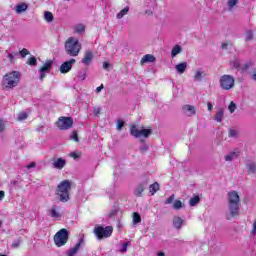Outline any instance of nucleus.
<instances>
[{
    "label": "nucleus",
    "mask_w": 256,
    "mask_h": 256,
    "mask_svg": "<svg viewBox=\"0 0 256 256\" xmlns=\"http://www.w3.org/2000/svg\"><path fill=\"white\" fill-rule=\"evenodd\" d=\"M239 193L237 191H231L228 193V212L226 213V219L231 221L234 217H239Z\"/></svg>",
    "instance_id": "f257e3e1"
},
{
    "label": "nucleus",
    "mask_w": 256,
    "mask_h": 256,
    "mask_svg": "<svg viewBox=\"0 0 256 256\" xmlns=\"http://www.w3.org/2000/svg\"><path fill=\"white\" fill-rule=\"evenodd\" d=\"M81 43L78 38L69 37L65 42V51L71 57H77L81 51Z\"/></svg>",
    "instance_id": "f03ea898"
},
{
    "label": "nucleus",
    "mask_w": 256,
    "mask_h": 256,
    "mask_svg": "<svg viewBox=\"0 0 256 256\" xmlns=\"http://www.w3.org/2000/svg\"><path fill=\"white\" fill-rule=\"evenodd\" d=\"M20 79L21 73H19L18 71H13L4 76L2 85L6 89H15V87L19 85Z\"/></svg>",
    "instance_id": "7ed1b4c3"
},
{
    "label": "nucleus",
    "mask_w": 256,
    "mask_h": 256,
    "mask_svg": "<svg viewBox=\"0 0 256 256\" xmlns=\"http://www.w3.org/2000/svg\"><path fill=\"white\" fill-rule=\"evenodd\" d=\"M57 195H59V200L62 201V203H67L69 201V191H71V181L64 180L60 182V184L57 187Z\"/></svg>",
    "instance_id": "20e7f679"
},
{
    "label": "nucleus",
    "mask_w": 256,
    "mask_h": 256,
    "mask_svg": "<svg viewBox=\"0 0 256 256\" xmlns=\"http://www.w3.org/2000/svg\"><path fill=\"white\" fill-rule=\"evenodd\" d=\"M93 233L95 237L98 239V241H101L102 239H108V237H111L113 235V226H95Z\"/></svg>",
    "instance_id": "39448f33"
},
{
    "label": "nucleus",
    "mask_w": 256,
    "mask_h": 256,
    "mask_svg": "<svg viewBox=\"0 0 256 256\" xmlns=\"http://www.w3.org/2000/svg\"><path fill=\"white\" fill-rule=\"evenodd\" d=\"M69 241V232L67 229H61L54 236V243L57 247H63Z\"/></svg>",
    "instance_id": "423d86ee"
},
{
    "label": "nucleus",
    "mask_w": 256,
    "mask_h": 256,
    "mask_svg": "<svg viewBox=\"0 0 256 256\" xmlns=\"http://www.w3.org/2000/svg\"><path fill=\"white\" fill-rule=\"evenodd\" d=\"M130 133L133 137L139 139V137H148L151 134V129H145L142 126L133 124L130 127Z\"/></svg>",
    "instance_id": "0eeeda50"
},
{
    "label": "nucleus",
    "mask_w": 256,
    "mask_h": 256,
    "mask_svg": "<svg viewBox=\"0 0 256 256\" xmlns=\"http://www.w3.org/2000/svg\"><path fill=\"white\" fill-rule=\"evenodd\" d=\"M220 87L224 91H229L235 87V78L231 75H223L220 77Z\"/></svg>",
    "instance_id": "6e6552de"
},
{
    "label": "nucleus",
    "mask_w": 256,
    "mask_h": 256,
    "mask_svg": "<svg viewBox=\"0 0 256 256\" xmlns=\"http://www.w3.org/2000/svg\"><path fill=\"white\" fill-rule=\"evenodd\" d=\"M56 125L60 131H67L73 127V118L71 117H60L56 122Z\"/></svg>",
    "instance_id": "1a4fd4ad"
},
{
    "label": "nucleus",
    "mask_w": 256,
    "mask_h": 256,
    "mask_svg": "<svg viewBox=\"0 0 256 256\" xmlns=\"http://www.w3.org/2000/svg\"><path fill=\"white\" fill-rule=\"evenodd\" d=\"M49 215L52 219L56 221H61V217H63V210H61V206L54 205L49 210Z\"/></svg>",
    "instance_id": "9d476101"
},
{
    "label": "nucleus",
    "mask_w": 256,
    "mask_h": 256,
    "mask_svg": "<svg viewBox=\"0 0 256 256\" xmlns=\"http://www.w3.org/2000/svg\"><path fill=\"white\" fill-rule=\"evenodd\" d=\"M51 67H53V60H47L39 70L40 81H43V79H45V75H47V73L51 71Z\"/></svg>",
    "instance_id": "9b49d317"
},
{
    "label": "nucleus",
    "mask_w": 256,
    "mask_h": 256,
    "mask_svg": "<svg viewBox=\"0 0 256 256\" xmlns=\"http://www.w3.org/2000/svg\"><path fill=\"white\" fill-rule=\"evenodd\" d=\"M182 113L183 115H186V117H193L196 115L197 110L195 109V106L186 104L182 106Z\"/></svg>",
    "instance_id": "f8f14e48"
},
{
    "label": "nucleus",
    "mask_w": 256,
    "mask_h": 256,
    "mask_svg": "<svg viewBox=\"0 0 256 256\" xmlns=\"http://www.w3.org/2000/svg\"><path fill=\"white\" fill-rule=\"evenodd\" d=\"M67 165V160L65 158H54L52 162V167L54 169H58V171H61Z\"/></svg>",
    "instance_id": "ddd939ff"
},
{
    "label": "nucleus",
    "mask_w": 256,
    "mask_h": 256,
    "mask_svg": "<svg viewBox=\"0 0 256 256\" xmlns=\"http://www.w3.org/2000/svg\"><path fill=\"white\" fill-rule=\"evenodd\" d=\"M75 63V59H70L69 61L64 62L61 66H60V73H69V71H71V69H73V65Z\"/></svg>",
    "instance_id": "4468645a"
},
{
    "label": "nucleus",
    "mask_w": 256,
    "mask_h": 256,
    "mask_svg": "<svg viewBox=\"0 0 256 256\" xmlns=\"http://www.w3.org/2000/svg\"><path fill=\"white\" fill-rule=\"evenodd\" d=\"M83 243H84L83 238H80L78 240V242L75 244V246L66 252V255L67 256L77 255V253L79 252V249H81V245H83Z\"/></svg>",
    "instance_id": "2eb2a0df"
},
{
    "label": "nucleus",
    "mask_w": 256,
    "mask_h": 256,
    "mask_svg": "<svg viewBox=\"0 0 256 256\" xmlns=\"http://www.w3.org/2000/svg\"><path fill=\"white\" fill-rule=\"evenodd\" d=\"M231 65L235 69H240L241 71H247V69H249V67H251L253 64L251 62H246L244 64H241L239 60H235L231 62Z\"/></svg>",
    "instance_id": "dca6fc26"
},
{
    "label": "nucleus",
    "mask_w": 256,
    "mask_h": 256,
    "mask_svg": "<svg viewBox=\"0 0 256 256\" xmlns=\"http://www.w3.org/2000/svg\"><path fill=\"white\" fill-rule=\"evenodd\" d=\"M92 61H93V52L86 51V53L84 54V58L81 60V63H83V65L89 66L91 65Z\"/></svg>",
    "instance_id": "f3484780"
},
{
    "label": "nucleus",
    "mask_w": 256,
    "mask_h": 256,
    "mask_svg": "<svg viewBox=\"0 0 256 256\" xmlns=\"http://www.w3.org/2000/svg\"><path fill=\"white\" fill-rule=\"evenodd\" d=\"M204 77H205V72L203 70H201V69L195 70L193 81L201 82V81H203Z\"/></svg>",
    "instance_id": "a211bd4d"
},
{
    "label": "nucleus",
    "mask_w": 256,
    "mask_h": 256,
    "mask_svg": "<svg viewBox=\"0 0 256 256\" xmlns=\"http://www.w3.org/2000/svg\"><path fill=\"white\" fill-rule=\"evenodd\" d=\"M156 58L155 56L151 55V54H146L142 57V59L140 60L141 65H145V63H155Z\"/></svg>",
    "instance_id": "6ab92c4d"
},
{
    "label": "nucleus",
    "mask_w": 256,
    "mask_h": 256,
    "mask_svg": "<svg viewBox=\"0 0 256 256\" xmlns=\"http://www.w3.org/2000/svg\"><path fill=\"white\" fill-rule=\"evenodd\" d=\"M175 69L179 75H183L187 71V62H181L175 66Z\"/></svg>",
    "instance_id": "aec40b11"
},
{
    "label": "nucleus",
    "mask_w": 256,
    "mask_h": 256,
    "mask_svg": "<svg viewBox=\"0 0 256 256\" xmlns=\"http://www.w3.org/2000/svg\"><path fill=\"white\" fill-rule=\"evenodd\" d=\"M143 191H145V183H141L136 187L134 195H136V197H141L143 195Z\"/></svg>",
    "instance_id": "412c9836"
},
{
    "label": "nucleus",
    "mask_w": 256,
    "mask_h": 256,
    "mask_svg": "<svg viewBox=\"0 0 256 256\" xmlns=\"http://www.w3.org/2000/svg\"><path fill=\"white\" fill-rule=\"evenodd\" d=\"M173 225L175 229H181V227H183V219L181 217L175 216L173 218Z\"/></svg>",
    "instance_id": "4be33fe9"
},
{
    "label": "nucleus",
    "mask_w": 256,
    "mask_h": 256,
    "mask_svg": "<svg viewBox=\"0 0 256 256\" xmlns=\"http://www.w3.org/2000/svg\"><path fill=\"white\" fill-rule=\"evenodd\" d=\"M237 157H239V153L237 152H231L230 154H227L224 157V160L231 163V161H235V159H237Z\"/></svg>",
    "instance_id": "5701e85b"
},
{
    "label": "nucleus",
    "mask_w": 256,
    "mask_h": 256,
    "mask_svg": "<svg viewBox=\"0 0 256 256\" xmlns=\"http://www.w3.org/2000/svg\"><path fill=\"white\" fill-rule=\"evenodd\" d=\"M200 201H201V198L199 197V195L193 196L189 200V205H190V207H195V206L199 205Z\"/></svg>",
    "instance_id": "b1692460"
},
{
    "label": "nucleus",
    "mask_w": 256,
    "mask_h": 256,
    "mask_svg": "<svg viewBox=\"0 0 256 256\" xmlns=\"http://www.w3.org/2000/svg\"><path fill=\"white\" fill-rule=\"evenodd\" d=\"M28 8L27 4L25 3H20L18 5L15 6V11L16 13L20 14V13H24V11Z\"/></svg>",
    "instance_id": "393cba45"
},
{
    "label": "nucleus",
    "mask_w": 256,
    "mask_h": 256,
    "mask_svg": "<svg viewBox=\"0 0 256 256\" xmlns=\"http://www.w3.org/2000/svg\"><path fill=\"white\" fill-rule=\"evenodd\" d=\"M239 3V0H227V7L229 11H233L235 7H237V4Z\"/></svg>",
    "instance_id": "a878e982"
},
{
    "label": "nucleus",
    "mask_w": 256,
    "mask_h": 256,
    "mask_svg": "<svg viewBox=\"0 0 256 256\" xmlns=\"http://www.w3.org/2000/svg\"><path fill=\"white\" fill-rule=\"evenodd\" d=\"M181 51H183V49L181 48V46L175 45V46L172 48L171 57H177V55H179V53H181Z\"/></svg>",
    "instance_id": "bb28decb"
},
{
    "label": "nucleus",
    "mask_w": 256,
    "mask_h": 256,
    "mask_svg": "<svg viewBox=\"0 0 256 256\" xmlns=\"http://www.w3.org/2000/svg\"><path fill=\"white\" fill-rule=\"evenodd\" d=\"M133 225H138L141 223V215L138 212H134L132 216Z\"/></svg>",
    "instance_id": "cd10ccee"
},
{
    "label": "nucleus",
    "mask_w": 256,
    "mask_h": 256,
    "mask_svg": "<svg viewBox=\"0 0 256 256\" xmlns=\"http://www.w3.org/2000/svg\"><path fill=\"white\" fill-rule=\"evenodd\" d=\"M127 13H129V7L126 6L124 9H122L118 14H117V19H123L125 17V15H127Z\"/></svg>",
    "instance_id": "c85d7f7f"
},
{
    "label": "nucleus",
    "mask_w": 256,
    "mask_h": 256,
    "mask_svg": "<svg viewBox=\"0 0 256 256\" xmlns=\"http://www.w3.org/2000/svg\"><path fill=\"white\" fill-rule=\"evenodd\" d=\"M223 115V109L219 110L215 115V121H217V123H221V121H223Z\"/></svg>",
    "instance_id": "c756f323"
},
{
    "label": "nucleus",
    "mask_w": 256,
    "mask_h": 256,
    "mask_svg": "<svg viewBox=\"0 0 256 256\" xmlns=\"http://www.w3.org/2000/svg\"><path fill=\"white\" fill-rule=\"evenodd\" d=\"M159 191V183L155 182L154 184L150 185V193L151 195H155Z\"/></svg>",
    "instance_id": "7c9ffc66"
},
{
    "label": "nucleus",
    "mask_w": 256,
    "mask_h": 256,
    "mask_svg": "<svg viewBox=\"0 0 256 256\" xmlns=\"http://www.w3.org/2000/svg\"><path fill=\"white\" fill-rule=\"evenodd\" d=\"M44 19H45V21H47V23H52V21H53V13H51L49 11H46L44 13Z\"/></svg>",
    "instance_id": "2f4dec72"
},
{
    "label": "nucleus",
    "mask_w": 256,
    "mask_h": 256,
    "mask_svg": "<svg viewBox=\"0 0 256 256\" xmlns=\"http://www.w3.org/2000/svg\"><path fill=\"white\" fill-rule=\"evenodd\" d=\"M183 207V202H181L180 200H175L173 203V209H175L176 211H179V209H182Z\"/></svg>",
    "instance_id": "473e14b6"
},
{
    "label": "nucleus",
    "mask_w": 256,
    "mask_h": 256,
    "mask_svg": "<svg viewBox=\"0 0 256 256\" xmlns=\"http://www.w3.org/2000/svg\"><path fill=\"white\" fill-rule=\"evenodd\" d=\"M131 244V242H124L120 248V253H127V247H129V245Z\"/></svg>",
    "instance_id": "72a5a7b5"
},
{
    "label": "nucleus",
    "mask_w": 256,
    "mask_h": 256,
    "mask_svg": "<svg viewBox=\"0 0 256 256\" xmlns=\"http://www.w3.org/2000/svg\"><path fill=\"white\" fill-rule=\"evenodd\" d=\"M85 31V25L83 24H78L75 27V32L76 33H83Z\"/></svg>",
    "instance_id": "f704fd0d"
},
{
    "label": "nucleus",
    "mask_w": 256,
    "mask_h": 256,
    "mask_svg": "<svg viewBox=\"0 0 256 256\" xmlns=\"http://www.w3.org/2000/svg\"><path fill=\"white\" fill-rule=\"evenodd\" d=\"M116 123H117V126H116L117 131H121V129L125 127V122L123 120L118 119Z\"/></svg>",
    "instance_id": "c9c22d12"
},
{
    "label": "nucleus",
    "mask_w": 256,
    "mask_h": 256,
    "mask_svg": "<svg viewBox=\"0 0 256 256\" xmlns=\"http://www.w3.org/2000/svg\"><path fill=\"white\" fill-rule=\"evenodd\" d=\"M247 168H248V171H250V173H255L256 171V165L253 162L248 163Z\"/></svg>",
    "instance_id": "e433bc0d"
},
{
    "label": "nucleus",
    "mask_w": 256,
    "mask_h": 256,
    "mask_svg": "<svg viewBox=\"0 0 256 256\" xmlns=\"http://www.w3.org/2000/svg\"><path fill=\"white\" fill-rule=\"evenodd\" d=\"M253 40V31L248 30L245 34V41H251Z\"/></svg>",
    "instance_id": "4c0bfd02"
},
{
    "label": "nucleus",
    "mask_w": 256,
    "mask_h": 256,
    "mask_svg": "<svg viewBox=\"0 0 256 256\" xmlns=\"http://www.w3.org/2000/svg\"><path fill=\"white\" fill-rule=\"evenodd\" d=\"M78 79L80 81H85V79H87V72L85 71H81L78 73Z\"/></svg>",
    "instance_id": "58836bf2"
},
{
    "label": "nucleus",
    "mask_w": 256,
    "mask_h": 256,
    "mask_svg": "<svg viewBox=\"0 0 256 256\" xmlns=\"http://www.w3.org/2000/svg\"><path fill=\"white\" fill-rule=\"evenodd\" d=\"M29 65H31L32 67H35V65H37V58L35 57H30L28 59V62H27Z\"/></svg>",
    "instance_id": "ea45409f"
},
{
    "label": "nucleus",
    "mask_w": 256,
    "mask_h": 256,
    "mask_svg": "<svg viewBox=\"0 0 256 256\" xmlns=\"http://www.w3.org/2000/svg\"><path fill=\"white\" fill-rule=\"evenodd\" d=\"M235 109H237V105L235 104V102H231L228 106V110L230 111V113H235Z\"/></svg>",
    "instance_id": "a19ab883"
},
{
    "label": "nucleus",
    "mask_w": 256,
    "mask_h": 256,
    "mask_svg": "<svg viewBox=\"0 0 256 256\" xmlns=\"http://www.w3.org/2000/svg\"><path fill=\"white\" fill-rule=\"evenodd\" d=\"M27 119V113L26 112H21L18 114V121H25Z\"/></svg>",
    "instance_id": "79ce46f5"
},
{
    "label": "nucleus",
    "mask_w": 256,
    "mask_h": 256,
    "mask_svg": "<svg viewBox=\"0 0 256 256\" xmlns=\"http://www.w3.org/2000/svg\"><path fill=\"white\" fill-rule=\"evenodd\" d=\"M20 55H21V57L24 59V57H27V55H29V50H27V48H23V49L20 51Z\"/></svg>",
    "instance_id": "37998d69"
},
{
    "label": "nucleus",
    "mask_w": 256,
    "mask_h": 256,
    "mask_svg": "<svg viewBox=\"0 0 256 256\" xmlns=\"http://www.w3.org/2000/svg\"><path fill=\"white\" fill-rule=\"evenodd\" d=\"M229 135H230V137H237V135H239V132L235 129H230Z\"/></svg>",
    "instance_id": "c03bdc74"
},
{
    "label": "nucleus",
    "mask_w": 256,
    "mask_h": 256,
    "mask_svg": "<svg viewBox=\"0 0 256 256\" xmlns=\"http://www.w3.org/2000/svg\"><path fill=\"white\" fill-rule=\"evenodd\" d=\"M174 200H175V195H171L168 199H166L165 204L171 205V203H173Z\"/></svg>",
    "instance_id": "a18cd8bd"
},
{
    "label": "nucleus",
    "mask_w": 256,
    "mask_h": 256,
    "mask_svg": "<svg viewBox=\"0 0 256 256\" xmlns=\"http://www.w3.org/2000/svg\"><path fill=\"white\" fill-rule=\"evenodd\" d=\"M15 55L17 54L10 53L7 55V58L9 59L10 63H15Z\"/></svg>",
    "instance_id": "49530a36"
},
{
    "label": "nucleus",
    "mask_w": 256,
    "mask_h": 256,
    "mask_svg": "<svg viewBox=\"0 0 256 256\" xmlns=\"http://www.w3.org/2000/svg\"><path fill=\"white\" fill-rule=\"evenodd\" d=\"M93 113L96 117H99L100 113H101V108L100 107H95L93 110Z\"/></svg>",
    "instance_id": "de8ad7c7"
},
{
    "label": "nucleus",
    "mask_w": 256,
    "mask_h": 256,
    "mask_svg": "<svg viewBox=\"0 0 256 256\" xmlns=\"http://www.w3.org/2000/svg\"><path fill=\"white\" fill-rule=\"evenodd\" d=\"M70 139H72L73 141H79V137L77 136V132H73L70 136Z\"/></svg>",
    "instance_id": "09e8293b"
},
{
    "label": "nucleus",
    "mask_w": 256,
    "mask_h": 256,
    "mask_svg": "<svg viewBox=\"0 0 256 256\" xmlns=\"http://www.w3.org/2000/svg\"><path fill=\"white\" fill-rule=\"evenodd\" d=\"M251 235H253V236L256 235V219L252 225Z\"/></svg>",
    "instance_id": "8fccbe9b"
},
{
    "label": "nucleus",
    "mask_w": 256,
    "mask_h": 256,
    "mask_svg": "<svg viewBox=\"0 0 256 256\" xmlns=\"http://www.w3.org/2000/svg\"><path fill=\"white\" fill-rule=\"evenodd\" d=\"M2 131H5V122H3V120H0V133Z\"/></svg>",
    "instance_id": "3c124183"
},
{
    "label": "nucleus",
    "mask_w": 256,
    "mask_h": 256,
    "mask_svg": "<svg viewBox=\"0 0 256 256\" xmlns=\"http://www.w3.org/2000/svg\"><path fill=\"white\" fill-rule=\"evenodd\" d=\"M70 157H72L73 159H79V154H77L76 152H72L70 154Z\"/></svg>",
    "instance_id": "603ef678"
},
{
    "label": "nucleus",
    "mask_w": 256,
    "mask_h": 256,
    "mask_svg": "<svg viewBox=\"0 0 256 256\" xmlns=\"http://www.w3.org/2000/svg\"><path fill=\"white\" fill-rule=\"evenodd\" d=\"M3 199H5V192L0 190V201H3Z\"/></svg>",
    "instance_id": "864d4df0"
},
{
    "label": "nucleus",
    "mask_w": 256,
    "mask_h": 256,
    "mask_svg": "<svg viewBox=\"0 0 256 256\" xmlns=\"http://www.w3.org/2000/svg\"><path fill=\"white\" fill-rule=\"evenodd\" d=\"M101 91H103V84L96 88V93H101Z\"/></svg>",
    "instance_id": "5fc2aeb1"
},
{
    "label": "nucleus",
    "mask_w": 256,
    "mask_h": 256,
    "mask_svg": "<svg viewBox=\"0 0 256 256\" xmlns=\"http://www.w3.org/2000/svg\"><path fill=\"white\" fill-rule=\"evenodd\" d=\"M208 111H213V104L211 102H207Z\"/></svg>",
    "instance_id": "6e6d98bb"
},
{
    "label": "nucleus",
    "mask_w": 256,
    "mask_h": 256,
    "mask_svg": "<svg viewBox=\"0 0 256 256\" xmlns=\"http://www.w3.org/2000/svg\"><path fill=\"white\" fill-rule=\"evenodd\" d=\"M26 167H27V169H33V167H35V162L30 163Z\"/></svg>",
    "instance_id": "4d7b16f0"
},
{
    "label": "nucleus",
    "mask_w": 256,
    "mask_h": 256,
    "mask_svg": "<svg viewBox=\"0 0 256 256\" xmlns=\"http://www.w3.org/2000/svg\"><path fill=\"white\" fill-rule=\"evenodd\" d=\"M109 62H104L103 63V69H109Z\"/></svg>",
    "instance_id": "13d9d810"
},
{
    "label": "nucleus",
    "mask_w": 256,
    "mask_h": 256,
    "mask_svg": "<svg viewBox=\"0 0 256 256\" xmlns=\"http://www.w3.org/2000/svg\"><path fill=\"white\" fill-rule=\"evenodd\" d=\"M252 79L254 80V81H256V69L253 71V73H252Z\"/></svg>",
    "instance_id": "bf43d9fd"
},
{
    "label": "nucleus",
    "mask_w": 256,
    "mask_h": 256,
    "mask_svg": "<svg viewBox=\"0 0 256 256\" xmlns=\"http://www.w3.org/2000/svg\"><path fill=\"white\" fill-rule=\"evenodd\" d=\"M227 47H229V43H223L222 44V49H227Z\"/></svg>",
    "instance_id": "052dcab7"
},
{
    "label": "nucleus",
    "mask_w": 256,
    "mask_h": 256,
    "mask_svg": "<svg viewBox=\"0 0 256 256\" xmlns=\"http://www.w3.org/2000/svg\"><path fill=\"white\" fill-rule=\"evenodd\" d=\"M157 256H165V253L159 252V253L157 254Z\"/></svg>",
    "instance_id": "680f3d73"
},
{
    "label": "nucleus",
    "mask_w": 256,
    "mask_h": 256,
    "mask_svg": "<svg viewBox=\"0 0 256 256\" xmlns=\"http://www.w3.org/2000/svg\"><path fill=\"white\" fill-rule=\"evenodd\" d=\"M13 245V247H18V245L17 244H12Z\"/></svg>",
    "instance_id": "e2e57ef3"
},
{
    "label": "nucleus",
    "mask_w": 256,
    "mask_h": 256,
    "mask_svg": "<svg viewBox=\"0 0 256 256\" xmlns=\"http://www.w3.org/2000/svg\"><path fill=\"white\" fill-rule=\"evenodd\" d=\"M1 225H3V222L0 221V227H1Z\"/></svg>",
    "instance_id": "0e129e2a"
},
{
    "label": "nucleus",
    "mask_w": 256,
    "mask_h": 256,
    "mask_svg": "<svg viewBox=\"0 0 256 256\" xmlns=\"http://www.w3.org/2000/svg\"><path fill=\"white\" fill-rule=\"evenodd\" d=\"M0 256H7V255H0Z\"/></svg>",
    "instance_id": "69168bd1"
}]
</instances>
